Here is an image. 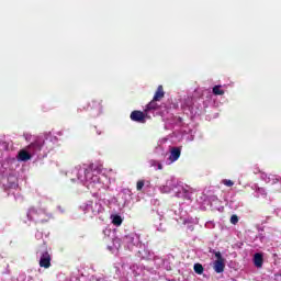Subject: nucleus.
I'll return each mask as SVG.
<instances>
[{
	"instance_id": "f257e3e1",
	"label": "nucleus",
	"mask_w": 281,
	"mask_h": 281,
	"mask_svg": "<svg viewBox=\"0 0 281 281\" xmlns=\"http://www.w3.org/2000/svg\"><path fill=\"white\" fill-rule=\"evenodd\" d=\"M70 181L82 183L88 190H106L111 184V179L104 173H98L91 166H78L68 173Z\"/></svg>"
},
{
	"instance_id": "f03ea898",
	"label": "nucleus",
	"mask_w": 281,
	"mask_h": 281,
	"mask_svg": "<svg viewBox=\"0 0 281 281\" xmlns=\"http://www.w3.org/2000/svg\"><path fill=\"white\" fill-rule=\"evenodd\" d=\"M45 144V139L41 136H37L36 139L31 143L25 149L20 150L18 159L19 161H30L32 157H36L41 150H43V146Z\"/></svg>"
},
{
	"instance_id": "7ed1b4c3",
	"label": "nucleus",
	"mask_w": 281,
	"mask_h": 281,
	"mask_svg": "<svg viewBox=\"0 0 281 281\" xmlns=\"http://www.w3.org/2000/svg\"><path fill=\"white\" fill-rule=\"evenodd\" d=\"M80 210L85 212V214H89V216H100V214H104V205L102 204V200H90L80 205Z\"/></svg>"
},
{
	"instance_id": "20e7f679",
	"label": "nucleus",
	"mask_w": 281,
	"mask_h": 281,
	"mask_svg": "<svg viewBox=\"0 0 281 281\" xmlns=\"http://www.w3.org/2000/svg\"><path fill=\"white\" fill-rule=\"evenodd\" d=\"M122 245L130 251H133V249H135V247H139V245H142L139 234L130 233V234L125 235L122 238Z\"/></svg>"
},
{
	"instance_id": "39448f33",
	"label": "nucleus",
	"mask_w": 281,
	"mask_h": 281,
	"mask_svg": "<svg viewBox=\"0 0 281 281\" xmlns=\"http://www.w3.org/2000/svg\"><path fill=\"white\" fill-rule=\"evenodd\" d=\"M0 186H2L4 190H16L19 188V179L14 175L2 176Z\"/></svg>"
},
{
	"instance_id": "423d86ee",
	"label": "nucleus",
	"mask_w": 281,
	"mask_h": 281,
	"mask_svg": "<svg viewBox=\"0 0 281 281\" xmlns=\"http://www.w3.org/2000/svg\"><path fill=\"white\" fill-rule=\"evenodd\" d=\"M179 183V180L175 177H170L166 180L165 184L159 187V191L161 194H170V192H175L177 186Z\"/></svg>"
},
{
	"instance_id": "0eeeda50",
	"label": "nucleus",
	"mask_w": 281,
	"mask_h": 281,
	"mask_svg": "<svg viewBox=\"0 0 281 281\" xmlns=\"http://www.w3.org/2000/svg\"><path fill=\"white\" fill-rule=\"evenodd\" d=\"M164 109H166V105L157 103L155 99H153L145 109V113L148 115V113H154V115H164Z\"/></svg>"
},
{
	"instance_id": "6e6552de",
	"label": "nucleus",
	"mask_w": 281,
	"mask_h": 281,
	"mask_svg": "<svg viewBox=\"0 0 281 281\" xmlns=\"http://www.w3.org/2000/svg\"><path fill=\"white\" fill-rule=\"evenodd\" d=\"M44 214H45V211L31 207L26 216L29 221H35V223H45V220H43Z\"/></svg>"
},
{
	"instance_id": "1a4fd4ad",
	"label": "nucleus",
	"mask_w": 281,
	"mask_h": 281,
	"mask_svg": "<svg viewBox=\"0 0 281 281\" xmlns=\"http://www.w3.org/2000/svg\"><path fill=\"white\" fill-rule=\"evenodd\" d=\"M176 126H183V119L180 116H170L165 120V128L167 131H172V128H176Z\"/></svg>"
},
{
	"instance_id": "9d476101",
	"label": "nucleus",
	"mask_w": 281,
	"mask_h": 281,
	"mask_svg": "<svg viewBox=\"0 0 281 281\" xmlns=\"http://www.w3.org/2000/svg\"><path fill=\"white\" fill-rule=\"evenodd\" d=\"M133 199V192L128 189H124L120 194H119V204L121 207H126L131 203V200Z\"/></svg>"
},
{
	"instance_id": "9b49d317",
	"label": "nucleus",
	"mask_w": 281,
	"mask_h": 281,
	"mask_svg": "<svg viewBox=\"0 0 281 281\" xmlns=\"http://www.w3.org/2000/svg\"><path fill=\"white\" fill-rule=\"evenodd\" d=\"M173 194L178 199H190V191L181 182L176 186Z\"/></svg>"
},
{
	"instance_id": "f8f14e48",
	"label": "nucleus",
	"mask_w": 281,
	"mask_h": 281,
	"mask_svg": "<svg viewBox=\"0 0 281 281\" xmlns=\"http://www.w3.org/2000/svg\"><path fill=\"white\" fill-rule=\"evenodd\" d=\"M179 157H181V147H171L169 149V157L167 158L168 166L175 164V161H179Z\"/></svg>"
},
{
	"instance_id": "ddd939ff",
	"label": "nucleus",
	"mask_w": 281,
	"mask_h": 281,
	"mask_svg": "<svg viewBox=\"0 0 281 281\" xmlns=\"http://www.w3.org/2000/svg\"><path fill=\"white\" fill-rule=\"evenodd\" d=\"M175 215H176V221H183L184 225H188V223H196L195 220L193 218H186V213L183 212V209L181 207V205H179L178 211L173 209Z\"/></svg>"
},
{
	"instance_id": "4468645a",
	"label": "nucleus",
	"mask_w": 281,
	"mask_h": 281,
	"mask_svg": "<svg viewBox=\"0 0 281 281\" xmlns=\"http://www.w3.org/2000/svg\"><path fill=\"white\" fill-rule=\"evenodd\" d=\"M132 122H137L138 124H146V114L142 111H133L130 115Z\"/></svg>"
},
{
	"instance_id": "2eb2a0df",
	"label": "nucleus",
	"mask_w": 281,
	"mask_h": 281,
	"mask_svg": "<svg viewBox=\"0 0 281 281\" xmlns=\"http://www.w3.org/2000/svg\"><path fill=\"white\" fill-rule=\"evenodd\" d=\"M40 267L44 269H49V267H52V256L49 252L45 251L42 254L40 258Z\"/></svg>"
},
{
	"instance_id": "dca6fc26",
	"label": "nucleus",
	"mask_w": 281,
	"mask_h": 281,
	"mask_svg": "<svg viewBox=\"0 0 281 281\" xmlns=\"http://www.w3.org/2000/svg\"><path fill=\"white\" fill-rule=\"evenodd\" d=\"M137 256L142 260H150V259H153V252H150L149 249L146 248V246H143V247L139 248Z\"/></svg>"
},
{
	"instance_id": "f3484780",
	"label": "nucleus",
	"mask_w": 281,
	"mask_h": 281,
	"mask_svg": "<svg viewBox=\"0 0 281 281\" xmlns=\"http://www.w3.org/2000/svg\"><path fill=\"white\" fill-rule=\"evenodd\" d=\"M166 142H168V138H161L158 140L157 146L154 148L155 155H164V153H166V147H164Z\"/></svg>"
},
{
	"instance_id": "a211bd4d",
	"label": "nucleus",
	"mask_w": 281,
	"mask_h": 281,
	"mask_svg": "<svg viewBox=\"0 0 281 281\" xmlns=\"http://www.w3.org/2000/svg\"><path fill=\"white\" fill-rule=\"evenodd\" d=\"M252 262L257 269H262V265H265V258L262 254L257 252L254 255Z\"/></svg>"
},
{
	"instance_id": "6ab92c4d",
	"label": "nucleus",
	"mask_w": 281,
	"mask_h": 281,
	"mask_svg": "<svg viewBox=\"0 0 281 281\" xmlns=\"http://www.w3.org/2000/svg\"><path fill=\"white\" fill-rule=\"evenodd\" d=\"M213 269L215 273H223V271H225V262H223V259L215 260Z\"/></svg>"
},
{
	"instance_id": "aec40b11",
	"label": "nucleus",
	"mask_w": 281,
	"mask_h": 281,
	"mask_svg": "<svg viewBox=\"0 0 281 281\" xmlns=\"http://www.w3.org/2000/svg\"><path fill=\"white\" fill-rule=\"evenodd\" d=\"M122 269L124 271H126V269H130V271L134 274V276H139V273H142V267L137 266V265H132V266H122Z\"/></svg>"
},
{
	"instance_id": "412c9836",
	"label": "nucleus",
	"mask_w": 281,
	"mask_h": 281,
	"mask_svg": "<svg viewBox=\"0 0 281 281\" xmlns=\"http://www.w3.org/2000/svg\"><path fill=\"white\" fill-rule=\"evenodd\" d=\"M164 95H166V93L164 92V86H158L153 100H156V102H159V100H161V98H164Z\"/></svg>"
},
{
	"instance_id": "4be33fe9",
	"label": "nucleus",
	"mask_w": 281,
	"mask_h": 281,
	"mask_svg": "<svg viewBox=\"0 0 281 281\" xmlns=\"http://www.w3.org/2000/svg\"><path fill=\"white\" fill-rule=\"evenodd\" d=\"M150 168H155L156 170H164V165L159 160L150 159L148 161Z\"/></svg>"
},
{
	"instance_id": "5701e85b",
	"label": "nucleus",
	"mask_w": 281,
	"mask_h": 281,
	"mask_svg": "<svg viewBox=\"0 0 281 281\" xmlns=\"http://www.w3.org/2000/svg\"><path fill=\"white\" fill-rule=\"evenodd\" d=\"M213 95H225V90H223V86L221 85L214 86Z\"/></svg>"
},
{
	"instance_id": "b1692460",
	"label": "nucleus",
	"mask_w": 281,
	"mask_h": 281,
	"mask_svg": "<svg viewBox=\"0 0 281 281\" xmlns=\"http://www.w3.org/2000/svg\"><path fill=\"white\" fill-rule=\"evenodd\" d=\"M111 218H112L113 225H115L116 227H120V225H122V216L112 215Z\"/></svg>"
},
{
	"instance_id": "393cba45",
	"label": "nucleus",
	"mask_w": 281,
	"mask_h": 281,
	"mask_svg": "<svg viewBox=\"0 0 281 281\" xmlns=\"http://www.w3.org/2000/svg\"><path fill=\"white\" fill-rule=\"evenodd\" d=\"M193 271H195L198 273V276H202L204 269H203V265L201 263H194L193 266Z\"/></svg>"
},
{
	"instance_id": "a878e982",
	"label": "nucleus",
	"mask_w": 281,
	"mask_h": 281,
	"mask_svg": "<svg viewBox=\"0 0 281 281\" xmlns=\"http://www.w3.org/2000/svg\"><path fill=\"white\" fill-rule=\"evenodd\" d=\"M257 196H267V191L263 188L257 189Z\"/></svg>"
},
{
	"instance_id": "bb28decb",
	"label": "nucleus",
	"mask_w": 281,
	"mask_h": 281,
	"mask_svg": "<svg viewBox=\"0 0 281 281\" xmlns=\"http://www.w3.org/2000/svg\"><path fill=\"white\" fill-rule=\"evenodd\" d=\"M156 261L157 260H159L162 265H164V267H165V269L167 270V271H172V267H170L169 265H168V262H166V261H164V259H155Z\"/></svg>"
},
{
	"instance_id": "cd10ccee",
	"label": "nucleus",
	"mask_w": 281,
	"mask_h": 281,
	"mask_svg": "<svg viewBox=\"0 0 281 281\" xmlns=\"http://www.w3.org/2000/svg\"><path fill=\"white\" fill-rule=\"evenodd\" d=\"M261 179L262 181H265L266 183H271V177H269L267 173L262 172L261 173Z\"/></svg>"
},
{
	"instance_id": "c85d7f7f",
	"label": "nucleus",
	"mask_w": 281,
	"mask_h": 281,
	"mask_svg": "<svg viewBox=\"0 0 281 281\" xmlns=\"http://www.w3.org/2000/svg\"><path fill=\"white\" fill-rule=\"evenodd\" d=\"M222 183L227 188H232L234 186V181L227 179L222 180Z\"/></svg>"
},
{
	"instance_id": "c756f323",
	"label": "nucleus",
	"mask_w": 281,
	"mask_h": 281,
	"mask_svg": "<svg viewBox=\"0 0 281 281\" xmlns=\"http://www.w3.org/2000/svg\"><path fill=\"white\" fill-rule=\"evenodd\" d=\"M136 190L142 191L144 190V180H139L137 183H136Z\"/></svg>"
},
{
	"instance_id": "7c9ffc66",
	"label": "nucleus",
	"mask_w": 281,
	"mask_h": 281,
	"mask_svg": "<svg viewBox=\"0 0 281 281\" xmlns=\"http://www.w3.org/2000/svg\"><path fill=\"white\" fill-rule=\"evenodd\" d=\"M231 223H232V225H237L238 224V215H232Z\"/></svg>"
},
{
	"instance_id": "2f4dec72",
	"label": "nucleus",
	"mask_w": 281,
	"mask_h": 281,
	"mask_svg": "<svg viewBox=\"0 0 281 281\" xmlns=\"http://www.w3.org/2000/svg\"><path fill=\"white\" fill-rule=\"evenodd\" d=\"M186 104H187V106H188L189 109H191V111L194 110V103H192V99L188 98V101H187Z\"/></svg>"
},
{
	"instance_id": "473e14b6",
	"label": "nucleus",
	"mask_w": 281,
	"mask_h": 281,
	"mask_svg": "<svg viewBox=\"0 0 281 281\" xmlns=\"http://www.w3.org/2000/svg\"><path fill=\"white\" fill-rule=\"evenodd\" d=\"M24 138H25L26 142H32V134L24 133Z\"/></svg>"
},
{
	"instance_id": "72a5a7b5",
	"label": "nucleus",
	"mask_w": 281,
	"mask_h": 281,
	"mask_svg": "<svg viewBox=\"0 0 281 281\" xmlns=\"http://www.w3.org/2000/svg\"><path fill=\"white\" fill-rule=\"evenodd\" d=\"M156 227L158 232H166V228L161 224H159V226L156 225Z\"/></svg>"
},
{
	"instance_id": "f704fd0d",
	"label": "nucleus",
	"mask_w": 281,
	"mask_h": 281,
	"mask_svg": "<svg viewBox=\"0 0 281 281\" xmlns=\"http://www.w3.org/2000/svg\"><path fill=\"white\" fill-rule=\"evenodd\" d=\"M100 113H102V106L100 104H98L97 114H94V115H99Z\"/></svg>"
},
{
	"instance_id": "c9c22d12",
	"label": "nucleus",
	"mask_w": 281,
	"mask_h": 281,
	"mask_svg": "<svg viewBox=\"0 0 281 281\" xmlns=\"http://www.w3.org/2000/svg\"><path fill=\"white\" fill-rule=\"evenodd\" d=\"M205 227H214V223H213V222H207V223L205 224Z\"/></svg>"
},
{
	"instance_id": "e433bc0d",
	"label": "nucleus",
	"mask_w": 281,
	"mask_h": 281,
	"mask_svg": "<svg viewBox=\"0 0 281 281\" xmlns=\"http://www.w3.org/2000/svg\"><path fill=\"white\" fill-rule=\"evenodd\" d=\"M215 256H216L217 260H223V257L221 256V252H216Z\"/></svg>"
},
{
	"instance_id": "4c0bfd02",
	"label": "nucleus",
	"mask_w": 281,
	"mask_h": 281,
	"mask_svg": "<svg viewBox=\"0 0 281 281\" xmlns=\"http://www.w3.org/2000/svg\"><path fill=\"white\" fill-rule=\"evenodd\" d=\"M97 134L102 135V131L97 130Z\"/></svg>"
},
{
	"instance_id": "58836bf2",
	"label": "nucleus",
	"mask_w": 281,
	"mask_h": 281,
	"mask_svg": "<svg viewBox=\"0 0 281 281\" xmlns=\"http://www.w3.org/2000/svg\"><path fill=\"white\" fill-rule=\"evenodd\" d=\"M192 139H194V136H191V137L189 138V142H192Z\"/></svg>"
},
{
	"instance_id": "ea45409f",
	"label": "nucleus",
	"mask_w": 281,
	"mask_h": 281,
	"mask_svg": "<svg viewBox=\"0 0 281 281\" xmlns=\"http://www.w3.org/2000/svg\"><path fill=\"white\" fill-rule=\"evenodd\" d=\"M58 210L63 212V209H60V206H58Z\"/></svg>"
},
{
	"instance_id": "a19ab883",
	"label": "nucleus",
	"mask_w": 281,
	"mask_h": 281,
	"mask_svg": "<svg viewBox=\"0 0 281 281\" xmlns=\"http://www.w3.org/2000/svg\"><path fill=\"white\" fill-rule=\"evenodd\" d=\"M272 183H276V180H272Z\"/></svg>"
},
{
	"instance_id": "79ce46f5",
	"label": "nucleus",
	"mask_w": 281,
	"mask_h": 281,
	"mask_svg": "<svg viewBox=\"0 0 281 281\" xmlns=\"http://www.w3.org/2000/svg\"><path fill=\"white\" fill-rule=\"evenodd\" d=\"M98 193H93V196H95Z\"/></svg>"
}]
</instances>
